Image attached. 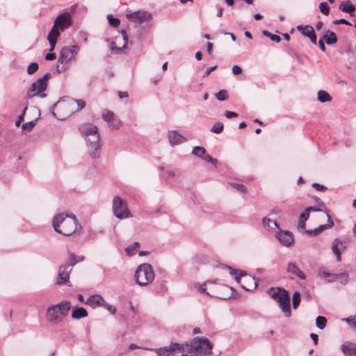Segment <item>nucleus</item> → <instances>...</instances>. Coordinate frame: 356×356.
Wrapping results in <instances>:
<instances>
[{"label":"nucleus","mask_w":356,"mask_h":356,"mask_svg":"<svg viewBox=\"0 0 356 356\" xmlns=\"http://www.w3.org/2000/svg\"><path fill=\"white\" fill-rule=\"evenodd\" d=\"M212 348L213 346L208 339L197 337L190 344L172 343L168 346L157 349L156 353L158 356H169L171 353L177 350L181 353V356H218L212 353Z\"/></svg>","instance_id":"obj_1"},{"label":"nucleus","mask_w":356,"mask_h":356,"mask_svg":"<svg viewBox=\"0 0 356 356\" xmlns=\"http://www.w3.org/2000/svg\"><path fill=\"white\" fill-rule=\"evenodd\" d=\"M79 130L86 138L88 152L90 157L93 159H97L101 150L98 128L93 124L86 123L81 124Z\"/></svg>","instance_id":"obj_2"},{"label":"nucleus","mask_w":356,"mask_h":356,"mask_svg":"<svg viewBox=\"0 0 356 356\" xmlns=\"http://www.w3.org/2000/svg\"><path fill=\"white\" fill-rule=\"evenodd\" d=\"M77 219L73 214L60 213L56 215L52 220V225L54 230L64 236H70L76 229Z\"/></svg>","instance_id":"obj_3"},{"label":"nucleus","mask_w":356,"mask_h":356,"mask_svg":"<svg viewBox=\"0 0 356 356\" xmlns=\"http://www.w3.org/2000/svg\"><path fill=\"white\" fill-rule=\"evenodd\" d=\"M70 308L71 302L69 300H63L58 304L52 305L46 310V319L51 324L59 325L68 315Z\"/></svg>","instance_id":"obj_4"},{"label":"nucleus","mask_w":356,"mask_h":356,"mask_svg":"<svg viewBox=\"0 0 356 356\" xmlns=\"http://www.w3.org/2000/svg\"><path fill=\"white\" fill-rule=\"evenodd\" d=\"M152 266L147 263L140 264L135 271L134 278L140 286H147L154 280Z\"/></svg>","instance_id":"obj_5"},{"label":"nucleus","mask_w":356,"mask_h":356,"mask_svg":"<svg viewBox=\"0 0 356 356\" xmlns=\"http://www.w3.org/2000/svg\"><path fill=\"white\" fill-rule=\"evenodd\" d=\"M226 268L229 271L232 275L234 276L235 280L244 290L251 291L256 288L257 282H255L254 277L241 270H236L229 266H226Z\"/></svg>","instance_id":"obj_6"},{"label":"nucleus","mask_w":356,"mask_h":356,"mask_svg":"<svg viewBox=\"0 0 356 356\" xmlns=\"http://www.w3.org/2000/svg\"><path fill=\"white\" fill-rule=\"evenodd\" d=\"M50 76L51 74L47 72L43 76L34 81L27 91L26 98L31 99L35 96L44 98L47 96L44 91L47 89V81Z\"/></svg>","instance_id":"obj_7"},{"label":"nucleus","mask_w":356,"mask_h":356,"mask_svg":"<svg viewBox=\"0 0 356 356\" xmlns=\"http://www.w3.org/2000/svg\"><path fill=\"white\" fill-rule=\"evenodd\" d=\"M112 209L115 216L118 219L122 220L132 217L127 202L118 195L113 197Z\"/></svg>","instance_id":"obj_8"},{"label":"nucleus","mask_w":356,"mask_h":356,"mask_svg":"<svg viewBox=\"0 0 356 356\" xmlns=\"http://www.w3.org/2000/svg\"><path fill=\"white\" fill-rule=\"evenodd\" d=\"M272 298L279 303L285 316L286 317L291 316L290 298L288 292L285 289H279L277 291L272 294Z\"/></svg>","instance_id":"obj_9"},{"label":"nucleus","mask_w":356,"mask_h":356,"mask_svg":"<svg viewBox=\"0 0 356 356\" xmlns=\"http://www.w3.org/2000/svg\"><path fill=\"white\" fill-rule=\"evenodd\" d=\"M79 51V47L76 44L63 47L60 51L58 63L63 65L67 64L78 54Z\"/></svg>","instance_id":"obj_10"},{"label":"nucleus","mask_w":356,"mask_h":356,"mask_svg":"<svg viewBox=\"0 0 356 356\" xmlns=\"http://www.w3.org/2000/svg\"><path fill=\"white\" fill-rule=\"evenodd\" d=\"M126 17L127 19L131 20L136 24H143L149 22L152 18V14L143 10H138L131 13H127Z\"/></svg>","instance_id":"obj_11"},{"label":"nucleus","mask_w":356,"mask_h":356,"mask_svg":"<svg viewBox=\"0 0 356 356\" xmlns=\"http://www.w3.org/2000/svg\"><path fill=\"white\" fill-rule=\"evenodd\" d=\"M72 267L67 264H64L59 267L58 277L56 280L57 284H67L70 286L69 277L70 273L72 272Z\"/></svg>","instance_id":"obj_12"},{"label":"nucleus","mask_w":356,"mask_h":356,"mask_svg":"<svg viewBox=\"0 0 356 356\" xmlns=\"http://www.w3.org/2000/svg\"><path fill=\"white\" fill-rule=\"evenodd\" d=\"M275 236L280 243L286 247L291 246L294 242L293 234L288 230H282L279 228V231L275 233Z\"/></svg>","instance_id":"obj_13"},{"label":"nucleus","mask_w":356,"mask_h":356,"mask_svg":"<svg viewBox=\"0 0 356 356\" xmlns=\"http://www.w3.org/2000/svg\"><path fill=\"white\" fill-rule=\"evenodd\" d=\"M72 24V17L70 13L65 12L60 14L54 21V26H57L63 31Z\"/></svg>","instance_id":"obj_14"},{"label":"nucleus","mask_w":356,"mask_h":356,"mask_svg":"<svg viewBox=\"0 0 356 356\" xmlns=\"http://www.w3.org/2000/svg\"><path fill=\"white\" fill-rule=\"evenodd\" d=\"M297 30L300 31L303 35L308 37L313 44H317V38L314 32V28L312 26L298 25L297 26Z\"/></svg>","instance_id":"obj_15"},{"label":"nucleus","mask_w":356,"mask_h":356,"mask_svg":"<svg viewBox=\"0 0 356 356\" xmlns=\"http://www.w3.org/2000/svg\"><path fill=\"white\" fill-rule=\"evenodd\" d=\"M327 224L320 225L318 227L315 228L314 229H307L305 231V232L309 235H314L316 236L319 234L322 231H323L325 229L331 228L333 226V221L332 220L331 216L327 213Z\"/></svg>","instance_id":"obj_16"},{"label":"nucleus","mask_w":356,"mask_h":356,"mask_svg":"<svg viewBox=\"0 0 356 356\" xmlns=\"http://www.w3.org/2000/svg\"><path fill=\"white\" fill-rule=\"evenodd\" d=\"M346 248L345 242L335 238L332 245V252L336 255L337 261H341V250Z\"/></svg>","instance_id":"obj_17"},{"label":"nucleus","mask_w":356,"mask_h":356,"mask_svg":"<svg viewBox=\"0 0 356 356\" xmlns=\"http://www.w3.org/2000/svg\"><path fill=\"white\" fill-rule=\"evenodd\" d=\"M168 139L172 146L177 145L186 141V138L177 131L172 130L168 133Z\"/></svg>","instance_id":"obj_18"},{"label":"nucleus","mask_w":356,"mask_h":356,"mask_svg":"<svg viewBox=\"0 0 356 356\" xmlns=\"http://www.w3.org/2000/svg\"><path fill=\"white\" fill-rule=\"evenodd\" d=\"M286 272L297 276L301 280H305L306 276L305 273L298 267V266L293 262L288 264L286 267Z\"/></svg>","instance_id":"obj_19"},{"label":"nucleus","mask_w":356,"mask_h":356,"mask_svg":"<svg viewBox=\"0 0 356 356\" xmlns=\"http://www.w3.org/2000/svg\"><path fill=\"white\" fill-rule=\"evenodd\" d=\"M341 351L346 356H356V344L345 342L341 345Z\"/></svg>","instance_id":"obj_20"},{"label":"nucleus","mask_w":356,"mask_h":356,"mask_svg":"<svg viewBox=\"0 0 356 356\" xmlns=\"http://www.w3.org/2000/svg\"><path fill=\"white\" fill-rule=\"evenodd\" d=\"M104 303V299L101 296L97 294L90 296L86 302V305H88L92 307H95L96 306H102V305Z\"/></svg>","instance_id":"obj_21"},{"label":"nucleus","mask_w":356,"mask_h":356,"mask_svg":"<svg viewBox=\"0 0 356 356\" xmlns=\"http://www.w3.org/2000/svg\"><path fill=\"white\" fill-rule=\"evenodd\" d=\"M122 35L123 36V40L125 41L124 44L122 47H118L115 45V43L114 42H112L111 44L110 49L112 53L113 54H120L122 52V50L124 48H127V42L128 40L127 32L124 30L122 31Z\"/></svg>","instance_id":"obj_22"},{"label":"nucleus","mask_w":356,"mask_h":356,"mask_svg":"<svg viewBox=\"0 0 356 356\" xmlns=\"http://www.w3.org/2000/svg\"><path fill=\"white\" fill-rule=\"evenodd\" d=\"M339 8L341 11L348 13L350 15H352L356 10L355 6L349 0L342 1L339 5Z\"/></svg>","instance_id":"obj_23"},{"label":"nucleus","mask_w":356,"mask_h":356,"mask_svg":"<svg viewBox=\"0 0 356 356\" xmlns=\"http://www.w3.org/2000/svg\"><path fill=\"white\" fill-rule=\"evenodd\" d=\"M88 316V312L85 308L80 307H74L72 311V318L74 319H80Z\"/></svg>","instance_id":"obj_24"},{"label":"nucleus","mask_w":356,"mask_h":356,"mask_svg":"<svg viewBox=\"0 0 356 356\" xmlns=\"http://www.w3.org/2000/svg\"><path fill=\"white\" fill-rule=\"evenodd\" d=\"M323 40H325V42L328 45H332L335 44L337 42V37L336 34L330 30H327L325 31V35L323 37Z\"/></svg>","instance_id":"obj_25"},{"label":"nucleus","mask_w":356,"mask_h":356,"mask_svg":"<svg viewBox=\"0 0 356 356\" xmlns=\"http://www.w3.org/2000/svg\"><path fill=\"white\" fill-rule=\"evenodd\" d=\"M262 224L265 228H268L269 229H273L274 227H278V229L280 228L276 220H272L267 217H264L262 219Z\"/></svg>","instance_id":"obj_26"},{"label":"nucleus","mask_w":356,"mask_h":356,"mask_svg":"<svg viewBox=\"0 0 356 356\" xmlns=\"http://www.w3.org/2000/svg\"><path fill=\"white\" fill-rule=\"evenodd\" d=\"M75 104H76V108L74 111H79L86 106V102L83 99H72L67 103V106L72 107Z\"/></svg>","instance_id":"obj_27"},{"label":"nucleus","mask_w":356,"mask_h":356,"mask_svg":"<svg viewBox=\"0 0 356 356\" xmlns=\"http://www.w3.org/2000/svg\"><path fill=\"white\" fill-rule=\"evenodd\" d=\"M318 100L322 103L330 102L331 96L325 90H319L318 92Z\"/></svg>","instance_id":"obj_28"},{"label":"nucleus","mask_w":356,"mask_h":356,"mask_svg":"<svg viewBox=\"0 0 356 356\" xmlns=\"http://www.w3.org/2000/svg\"><path fill=\"white\" fill-rule=\"evenodd\" d=\"M206 152L205 148L201 146H195L192 150V154L200 159H202Z\"/></svg>","instance_id":"obj_29"},{"label":"nucleus","mask_w":356,"mask_h":356,"mask_svg":"<svg viewBox=\"0 0 356 356\" xmlns=\"http://www.w3.org/2000/svg\"><path fill=\"white\" fill-rule=\"evenodd\" d=\"M140 243L134 242L132 245H129L125 248V252L128 256H132L135 254L136 248H139Z\"/></svg>","instance_id":"obj_30"},{"label":"nucleus","mask_w":356,"mask_h":356,"mask_svg":"<svg viewBox=\"0 0 356 356\" xmlns=\"http://www.w3.org/2000/svg\"><path fill=\"white\" fill-rule=\"evenodd\" d=\"M77 263H78V259H77L76 255L71 252H67V260L65 264L70 265V267L72 268Z\"/></svg>","instance_id":"obj_31"},{"label":"nucleus","mask_w":356,"mask_h":356,"mask_svg":"<svg viewBox=\"0 0 356 356\" xmlns=\"http://www.w3.org/2000/svg\"><path fill=\"white\" fill-rule=\"evenodd\" d=\"M309 214L305 211L302 213L299 218L298 227L300 228H305V221L309 218Z\"/></svg>","instance_id":"obj_32"},{"label":"nucleus","mask_w":356,"mask_h":356,"mask_svg":"<svg viewBox=\"0 0 356 356\" xmlns=\"http://www.w3.org/2000/svg\"><path fill=\"white\" fill-rule=\"evenodd\" d=\"M327 323V319L324 316H318L316 318V325L318 328L323 330L325 327Z\"/></svg>","instance_id":"obj_33"},{"label":"nucleus","mask_w":356,"mask_h":356,"mask_svg":"<svg viewBox=\"0 0 356 356\" xmlns=\"http://www.w3.org/2000/svg\"><path fill=\"white\" fill-rule=\"evenodd\" d=\"M300 300V293L298 291H295L292 298V305L294 309L299 306Z\"/></svg>","instance_id":"obj_34"},{"label":"nucleus","mask_w":356,"mask_h":356,"mask_svg":"<svg viewBox=\"0 0 356 356\" xmlns=\"http://www.w3.org/2000/svg\"><path fill=\"white\" fill-rule=\"evenodd\" d=\"M224 125L220 122H216L211 129V131L215 134H220L222 132Z\"/></svg>","instance_id":"obj_35"},{"label":"nucleus","mask_w":356,"mask_h":356,"mask_svg":"<svg viewBox=\"0 0 356 356\" xmlns=\"http://www.w3.org/2000/svg\"><path fill=\"white\" fill-rule=\"evenodd\" d=\"M216 99L219 101H225L228 98V92L225 90H221L215 94Z\"/></svg>","instance_id":"obj_36"},{"label":"nucleus","mask_w":356,"mask_h":356,"mask_svg":"<svg viewBox=\"0 0 356 356\" xmlns=\"http://www.w3.org/2000/svg\"><path fill=\"white\" fill-rule=\"evenodd\" d=\"M262 33L264 35L268 37L270 39V40L273 42H280L281 41V38L279 35L272 34L268 31H263Z\"/></svg>","instance_id":"obj_37"},{"label":"nucleus","mask_w":356,"mask_h":356,"mask_svg":"<svg viewBox=\"0 0 356 356\" xmlns=\"http://www.w3.org/2000/svg\"><path fill=\"white\" fill-rule=\"evenodd\" d=\"M102 118L107 122L112 121L115 118L114 113L110 111L106 110L102 112Z\"/></svg>","instance_id":"obj_38"},{"label":"nucleus","mask_w":356,"mask_h":356,"mask_svg":"<svg viewBox=\"0 0 356 356\" xmlns=\"http://www.w3.org/2000/svg\"><path fill=\"white\" fill-rule=\"evenodd\" d=\"M337 280L342 284H346L348 282V275L346 272L339 273Z\"/></svg>","instance_id":"obj_39"},{"label":"nucleus","mask_w":356,"mask_h":356,"mask_svg":"<svg viewBox=\"0 0 356 356\" xmlns=\"http://www.w3.org/2000/svg\"><path fill=\"white\" fill-rule=\"evenodd\" d=\"M37 119L29 121L22 124V128L23 130L31 131L36 124Z\"/></svg>","instance_id":"obj_40"},{"label":"nucleus","mask_w":356,"mask_h":356,"mask_svg":"<svg viewBox=\"0 0 356 356\" xmlns=\"http://www.w3.org/2000/svg\"><path fill=\"white\" fill-rule=\"evenodd\" d=\"M107 19H108L110 25L113 27H117L120 24V19L118 18L113 17L111 15H108L107 16Z\"/></svg>","instance_id":"obj_41"},{"label":"nucleus","mask_w":356,"mask_h":356,"mask_svg":"<svg viewBox=\"0 0 356 356\" xmlns=\"http://www.w3.org/2000/svg\"><path fill=\"white\" fill-rule=\"evenodd\" d=\"M319 9L320 11L325 15H327L330 13V7L326 2L320 3Z\"/></svg>","instance_id":"obj_42"},{"label":"nucleus","mask_w":356,"mask_h":356,"mask_svg":"<svg viewBox=\"0 0 356 356\" xmlns=\"http://www.w3.org/2000/svg\"><path fill=\"white\" fill-rule=\"evenodd\" d=\"M38 70V64L37 63H31L27 67V73L33 74Z\"/></svg>","instance_id":"obj_43"},{"label":"nucleus","mask_w":356,"mask_h":356,"mask_svg":"<svg viewBox=\"0 0 356 356\" xmlns=\"http://www.w3.org/2000/svg\"><path fill=\"white\" fill-rule=\"evenodd\" d=\"M343 321L347 322L350 327L356 328V314L354 316L343 318Z\"/></svg>","instance_id":"obj_44"},{"label":"nucleus","mask_w":356,"mask_h":356,"mask_svg":"<svg viewBox=\"0 0 356 356\" xmlns=\"http://www.w3.org/2000/svg\"><path fill=\"white\" fill-rule=\"evenodd\" d=\"M101 307H104L111 314H114L116 312V308L113 307V305L108 304L104 300V303L102 305Z\"/></svg>","instance_id":"obj_45"},{"label":"nucleus","mask_w":356,"mask_h":356,"mask_svg":"<svg viewBox=\"0 0 356 356\" xmlns=\"http://www.w3.org/2000/svg\"><path fill=\"white\" fill-rule=\"evenodd\" d=\"M231 186L241 193L246 192V187L243 184H237V183H232Z\"/></svg>","instance_id":"obj_46"},{"label":"nucleus","mask_w":356,"mask_h":356,"mask_svg":"<svg viewBox=\"0 0 356 356\" xmlns=\"http://www.w3.org/2000/svg\"><path fill=\"white\" fill-rule=\"evenodd\" d=\"M202 159L207 162L211 163L214 165H216L218 163L217 159L212 158L209 154H207V152L205 153Z\"/></svg>","instance_id":"obj_47"},{"label":"nucleus","mask_w":356,"mask_h":356,"mask_svg":"<svg viewBox=\"0 0 356 356\" xmlns=\"http://www.w3.org/2000/svg\"><path fill=\"white\" fill-rule=\"evenodd\" d=\"M58 29H59L57 28V26H54L48 35H51V36L54 37V38L57 39L58 36L60 35V32H59Z\"/></svg>","instance_id":"obj_48"},{"label":"nucleus","mask_w":356,"mask_h":356,"mask_svg":"<svg viewBox=\"0 0 356 356\" xmlns=\"http://www.w3.org/2000/svg\"><path fill=\"white\" fill-rule=\"evenodd\" d=\"M47 39L49 40V42L50 47H51L49 51H51L54 50V49L56 46V39L51 35H48Z\"/></svg>","instance_id":"obj_49"},{"label":"nucleus","mask_w":356,"mask_h":356,"mask_svg":"<svg viewBox=\"0 0 356 356\" xmlns=\"http://www.w3.org/2000/svg\"><path fill=\"white\" fill-rule=\"evenodd\" d=\"M109 127L113 129H118L120 127V121L118 120L115 118H113L112 121L108 122Z\"/></svg>","instance_id":"obj_50"},{"label":"nucleus","mask_w":356,"mask_h":356,"mask_svg":"<svg viewBox=\"0 0 356 356\" xmlns=\"http://www.w3.org/2000/svg\"><path fill=\"white\" fill-rule=\"evenodd\" d=\"M330 273L323 270V269H319L318 271V276L322 278H324L327 280Z\"/></svg>","instance_id":"obj_51"},{"label":"nucleus","mask_w":356,"mask_h":356,"mask_svg":"<svg viewBox=\"0 0 356 356\" xmlns=\"http://www.w3.org/2000/svg\"><path fill=\"white\" fill-rule=\"evenodd\" d=\"M338 273H330L327 279V282L329 283L334 282L337 280Z\"/></svg>","instance_id":"obj_52"},{"label":"nucleus","mask_w":356,"mask_h":356,"mask_svg":"<svg viewBox=\"0 0 356 356\" xmlns=\"http://www.w3.org/2000/svg\"><path fill=\"white\" fill-rule=\"evenodd\" d=\"M333 23L334 24H346V25H351V24L350 23L349 21H348L347 19H343V18H341V19H335Z\"/></svg>","instance_id":"obj_53"},{"label":"nucleus","mask_w":356,"mask_h":356,"mask_svg":"<svg viewBox=\"0 0 356 356\" xmlns=\"http://www.w3.org/2000/svg\"><path fill=\"white\" fill-rule=\"evenodd\" d=\"M225 115L227 118L229 119V118L237 117L238 113H236V112H234V111H226L225 112Z\"/></svg>","instance_id":"obj_54"},{"label":"nucleus","mask_w":356,"mask_h":356,"mask_svg":"<svg viewBox=\"0 0 356 356\" xmlns=\"http://www.w3.org/2000/svg\"><path fill=\"white\" fill-rule=\"evenodd\" d=\"M232 72L234 74H240L242 72V69L238 65H234L232 67Z\"/></svg>","instance_id":"obj_55"},{"label":"nucleus","mask_w":356,"mask_h":356,"mask_svg":"<svg viewBox=\"0 0 356 356\" xmlns=\"http://www.w3.org/2000/svg\"><path fill=\"white\" fill-rule=\"evenodd\" d=\"M312 187L316 188V190L318 191H323L326 188V187L323 185H321L320 184H318V183H313L312 184Z\"/></svg>","instance_id":"obj_56"},{"label":"nucleus","mask_w":356,"mask_h":356,"mask_svg":"<svg viewBox=\"0 0 356 356\" xmlns=\"http://www.w3.org/2000/svg\"><path fill=\"white\" fill-rule=\"evenodd\" d=\"M56 55L55 53H48L45 56V59L47 60H53L56 59Z\"/></svg>","instance_id":"obj_57"},{"label":"nucleus","mask_w":356,"mask_h":356,"mask_svg":"<svg viewBox=\"0 0 356 356\" xmlns=\"http://www.w3.org/2000/svg\"><path fill=\"white\" fill-rule=\"evenodd\" d=\"M216 67H217V65H214V66L207 68L203 74V77L207 76L212 71L216 70Z\"/></svg>","instance_id":"obj_58"},{"label":"nucleus","mask_w":356,"mask_h":356,"mask_svg":"<svg viewBox=\"0 0 356 356\" xmlns=\"http://www.w3.org/2000/svg\"><path fill=\"white\" fill-rule=\"evenodd\" d=\"M24 117L22 115H19L18 118H17V120H16L15 122V126L16 127H19L22 122L24 120Z\"/></svg>","instance_id":"obj_59"},{"label":"nucleus","mask_w":356,"mask_h":356,"mask_svg":"<svg viewBox=\"0 0 356 356\" xmlns=\"http://www.w3.org/2000/svg\"><path fill=\"white\" fill-rule=\"evenodd\" d=\"M305 211L309 214V212L311 211H321V209L316 208V207H309L306 208Z\"/></svg>","instance_id":"obj_60"},{"label":"nucleus","mask_w":356,"mask_h":356,"mask_svg":"<svg viewBox=\"0 0 356 356\" xmlns=\"http://www.w3.org/2000/svg\"><path fill=\"white\" fill-rule=\"evenodd\" d=\"M310 337L313 340L314 344L316 345L317 343H318V335L316 334H314V333H311L310 334Z\"/></svg>","instance_id":"obj_61"},{"label":"nucleus","mask_w":356,"mask_h":356,"mask_svg":"<svg viewBox=\"0 0 356 356\" xmlns=\"http://www.w3.org/2000/svg\"><path fill=\"white\" fill-rule=\"evenodd\" d=\"M128 92H126V91H119L118 92V97L120 98V99H122V98H124V97H128Z\"/></svg>","instance_id":"obj_62"},{"label":"nucleus","mask_w":356,"mask_h":356,"mask_svg":"<svg viewBox=\"0 0 356 356\" xmlns=\"http://www.w3.org/2000/svg\"><path fill=\"white\" fill-rule=\"evenodd\" d=\"M212 49H213V44L210 42H208L207 44V52L209 53V54H211Z\"/></svg>","instance_id":"obj_63"},{"label":"nucleus","mask_w":356,"mask_h":356,"mask_svg":"<svg viewBox=\"0 0 356 356\" xmlns=\"http://www.w3.org/2000/svg\"><path fill=\"white\" fill-rule=\"evenodd\" d=\"M318 46L320 47V49L323 51H325V46L324 44V42L323 41L322 39H320L318 40Z\"/></svg>","instance_id":"obj_64"}]
</instances>
